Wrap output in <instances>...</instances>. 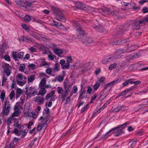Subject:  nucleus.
Returning <instances> with one entry per match:
<instances>
[{
    "label": "nucleus",
    "mask_w": 148,
    "mask_h": 148,
    "mask_svg": "<svg viewBox=\"0 0 148 148\" xmlns=\"http://www.w3.org/2000/svg\"><path fill=\"white\" fill-rule=\"evenodd\" d=\"M125 107L124 106H121L119 108H117L115 109V111L116 112H118L120 110H124L125 109Z\"/></svg>",
    "instance_id": "obj_32"
},
{
    "label": "nucleus",
    "mask_w": 148,
    "mask_h": 148,
    "mask_svg": "<svg viewBox=\"0 0 148 148\" xmlns=\"http://www.w3.org/2000/svg\"><path fill=\"white\" fill-rule=\"evenodd\" d=\"M24 114L25 116L30 117L31 114H32V112H29L28 111H27L25 112Z\"/></svg>",
    "instance_id": "obj_55"
},
{
    "label": "nucleus",
    "mask_w": 148,
    "mask_h": 148,
    "mask_svg": "<svg viewBox=\"0 0 148 148\" xmlns=\"http://www.w3.org/2000/svg\"><path fill=\"white\" fill-rule=\"evenodd\" d=\"M142 12L143 13L148 12V8L146 7H144L142 9Z\"/></svg>",
    "instance_id": "obj_50"
},
{
    "label": "nucleus",
    "mask_w": 148,
    "mask_h": 148,
    "mask_svg": "<svg viewBox=\"0 0 148 148\" xmlns=\"http://www.w3.org/2000/svg\"><path fill=\"white\" fill-rule=\"evenodd\" d=\"M46 92V90L45 88L43 87L40 88L38 95H40L42 96H44Z\"/></svg>",
    "instance_id": "obj_21"
},
{
    "label": "nucleus",
    "mask_w": 148,
    "mask_h": 148,
    "mask_svg": "<svg viewBox=\"0 0 148 148\" xmlns=\"http://www.w3.org/2000/svg\"><path fill=\"white\" fill-rule=\"evenodd\" d=\"M25 65L24 64H22L20 65L19 68V70L20 71L23 72L25 69Z\"/></svg>",
    "instance_id": "obj_39"
},
{
    "label": "nucleus",
    "mask_w": 148,
    "mask_h": 148,
    "mask_svg": "<svg viewBox=\"0 0 148 148\" xmlns=\"http://www.w3.org/2000/svg\"><path fill=\"white\" fill-rule=\"evenodd\" d=\"M12 56L13 59L16 61L18 60V55L16 52L13 51L12 52Z\"/></svg>",
    "instance_id": "obj_23"
},
{
    "label": "nucleus",
    "mask_w": 148,
    "mask_h": 148,
    "mask_svg": "<svg viewBox=\"0 0 148 148\" xmlns=\"http://www.w3.org/2000/svg\"><path fill=\"white\" fill-rule=\"evenodd\" d=\"M97 94L95 93L93 96H92L91 98V101H94L96 98V97L97 96Z\"/></svg>",
    "instance_id": "obj_63"
},
{
    "label": "nucleus",
    "mask_w": 148,
    "mask_h": 148,
    "mask_svg": "<svg viewBox=\"0 0 148 148\" xmlns=\"http://www.w3.org/2000/svg\"><path fill=\"white\" fill-rule=\"evenodd\" d=\"M70 66V64L68 62L65 63V64L62 65V68L63 69H68Z\"/></svg>",
    "instance_id": "obj_41"
},
{
    "label": "nucleus",
    "mask_w": 148,
    "mask_h": 148,
    "mask_svg": "<svg viewBox=\"0 0 148 148\" xmlns=\"http://www.w3.org/2000/svg\"><path fill=\"white\" fill-rule=\"evenodd\" d=\"M72 58L71 56H69L67 57L66 61L67 62L70 63L72 61Z\"/></svg>",
    "instance_id": "obj_62"
},
{
    "label": "nucleus",
    "mask_w": 148,
    "mask_h": 148,
    "mask_svg": "<svg viewBox=\"0 0 148 148\" xmlns=\"http://www.w3.org/2000/svg\"><path fill=\"white\" fill-rule=\"evenodd\" d=\"M148 2V0H141L140 1L139 3L141 5L143 4L144 3Z\"/></svg>",
    "instance_id": "obj_61"
},
{
    "label": "nucleus",
    "mask_w": 148,
    "mask_h": 148,
    "mask_svg": "<svg viewBox=\"0 0 148 148\" xmlns=\"http://www.w3.org/2000/svg\"><path fill=\"white\" fill-rule=\"evenodd\" d=\"M22 92V90L21 89L18 88L17 89L16 92V96L18 98L21 95Z\"/></svg>",
    "instance_id": "obj_29"
},
{
    "label": "nucleus",
    "mask_w": 148,
    "mask_h": 148,
    "mask_svg": "<svg viewBox=\"0 0 148 148\" xmlns=\"http://www.w3.org/2000/svg\"><path fill=\"white\" fill-rule=\"evenodd\" d=\"M4 59L6 61H10V59L9 56L8 55H5L4 56Z\"/></svg>",
    "instance_id": "obj_49"
},
{
    "label": "nucleus",
    "mask_w": 148,
    "mask_h": 148,
    "mask_svg": "<svg viewBox=\"0 0 148 148\" xmlns=\"http://www.w3.org/2000/svg\"><path fill=\"white\" fill-rule=\"evenodd\" d=\"M44 99L42 97L40 96H37L35 98V100L36 102H37L38 104H42L44 103Z\"/></svg>",
    "instance_id": "obj_14"
},
{
    "label": "nucleus",
    "mask_w": 148,
    "mask_h": 148,
    "mask_svg": "<svg viewBox=\"0 0 148 148\" xmlns=\"http://www.w3.org/2000/svg\"><path fill=\"white\" fill-rule=\"evenodd\" d=\"M16 78L17 84L20 86L24 85L27 81L26 77L20 73L17 74Z\"/></svg>",
    "instance_id": "obj_6"
},
{
    "label": "nucleus",
    "mask_w": 148,
    "mask_h": 148,
    "mask_svg": "<svg viewBox=\"0 0 148 148\" xmlns=\"http://www.w3.org/2000/svg\"><path fill=\"white\" fill-rule=\"evenodd\" d=\"M54 52L56 54H61L62 53V51L61 49H56L54 50Z\"/></svg>",
    "instance_id": "obj_38"
},
{
    "label": "nucleus",
    "mask_w": 148,
    "mask_h": 148,
    "mask_svg": "<svg viewBox=\"0 0 148 148\" xmlns=\"http://www.w3.org/2000/svg\"><path fill=\"white\" fill-rule=\"evenodd\" d=\"M105 78L104 77H101L99 80V82L100 84L101 83H103L104 82Z\"/></svg>",
    "instance_id": "obj_57"
},
{
    "label": "nucleus",
    "mask_w": 148,
    "mask_h": 148,
    "mask_svg": "<svg viewBox=\"0 0 148 148\" xmlns=\"http://www.w3.org/2000/svg\"><path fill=\"white\" fill-rule=\"evenodd\" d=\"M129 26V24L126 23L125 24L123 25L120 26L119 28L120 30L124 33L125 32L128 30Z\"/></svg>",
    "instance_id": "obj_13"
},
{
    "label": "nucleus",
    "mask_w": 148,
    "mask_h": 148,
    "mask_svg": "<svg viewBox=\"0 0 148 148\" xmlns=\"http://www.w3.org/2000/svg\"><path fill=\"white\" fill-rule=\"evenodd\" d=\"M5 96V91L3 90L2 91L0 95V99L2 101H3L4 99Z\"/></svg>",
    "instance_id": "obj_31"
},
{
    "label": "nucleus",
    "mask_w": 148,
    "mask_h": 148,
    "mask_svg": "<svg viewBox=\"0 0 148 148\" xmlns=\"http://www.w3.org/2000/svg\"><path fill=\"white\" fill-rule=\"evenodd\" d=\"M77 90L78 88L77 86L75 85L74 86L73 88V93H76L77 92Z\"/></svg>",
    "instance_id": "obj_45"
},
{
    "label": "nucleus",
    "mask_w": 148,
    "mask_h": 148,
    "mask_svg": "<svg viewBox=\"0 0 148 148\" xmlns=\"http://www.w3.org/2000/svg\"><path fill=\"white\" fill-rule=\"evenodd\" d=\"M49 59L51 60H53L54 59V56L52 55V53L50 52L49 55L48 56Z\"/></svg>",
    "instance_id": "obj_52"
},
{
    "label": "nucleus",
    "mask_w": 148,
    "mask_h": 148,
    "mask_svg": "<svg viewBox=\"0 0 148 148\" xmlns=\"http://www.w3.org/2000/svg\"><path fill=\"white\" fill-rule=\"evenodd\" d=\"M130 24L132 25L131 29L132 30L138 29H139L140 26L138 24V20H132L130 21Z\"/></svg>",
    "instance_id": "obj_10"
},
{
    "label": "nucleus",
    "mask_w": 148,
    "mask_h": 148,
    "mask_svg": "<svg viewBox=\"0 0 148 148\" xmlns=\"http://www.w3.org/2000/svg\"><path fill=\"white\" fill-rule=\"evenodd\" d=\"M51 10L56 15V18L58 21L62 22H65L66 21V18L63 16L62 12L58 8L53 7H51Z\"/></svg>",
    "instance_id": "obj_3"
},
{
    "label": "nucleus",
    "mask_w": 148,
    "mask_h": 148,
    "mask_svg": "<svg viewBox=\"0 0 148 148\" xmlns=\"http://www.w3.org/2000/svg\"><path fill=\"white\" fill-rule=\"evenodd\" d=\"M55 93L54 90H52V91L49 94H48L46 97L45 99L47 100L49 98H51L53 97Z\"/></svg>",
    "instance_id": "obj_19"
},
{
    "label": "nucleus",
    "mask_w": 148,
    "mask_h": 148,
    "mask_svg": "<svg viewBox=\"0 0 148 148\" xmlns=\"http://www.w3.org/2000/svg\"><path fill=\"white\" fill-rule=\"evenodd\" d=\"M82 22L81 21H78V22L77 21L73 20L72 21V23L73 25L75 27H76L78 26H79V25H80L82 23Z\"/></svg>",
    "instance_id": "obj_20"
},
{
    "label": "nucleus",
    "mask_w": 148,
    "mask_h": 148,
    "mask_svg": "<svg viewBox=\"0 0 148 148\" xmlns=\"http://www.w3.org/2000/svg\"><path fill=\"white\" fill-rule=\"evenodd\" d=\"M32 116L33 118L35 119L37 117V115L36 113L32 112V114H31L30 117H31Z\"/></svg>",
    "instance_id": "obj_64"
},
{
    "label": "nucleus",
    "mask_w": 148,
    "mask_h": 148,
    "mask_svg": "<svg viewBox=\"0 0 148 148\" xmlns=\"http://www.w3.org/2000/svg\"><path fill=\"white\" fill-rule=\"evenodd\" d=\"M22 28L27 30H29V28L28 27L27 25L24 24H23L22 25Z\"/></svg>",
    "instance_id": "obj_58"
},
{
    "label": "nucleus",
    "mask_w": 148,
    "mask_h": 148,
    "mask_svg": "<svg viewBox=\"0 0 148 148\" xmlns=\"http://www.w3.org/2000/svg\"><path fill=\"white\" fill-rule=\"evenodd\" d=\"M45 126L44 123L38 124L37 128V130L38 131H40L42 127Z\"/></svg>",
    "instance_id": "obj_28"
},
{
    "label": "nucleus",
    "mask_w": 148,
    "mask_h": 148,
    "mask_svg": "<svg viewBox=\"0 0 148 148\" xmlns=\"http://www.w3.org/2000/svg\"><path fill=\"white\" fill-rule=\"evenodd\" d=\"M76 32L78 38L83 40L86 37L85 32L82 28L79 27L77 28L76 29Z\"/></svg>",
    "instance_id": "obj_9"
},
{
    "label": "nucleus",
    "mask_w": 148,
    "mask_h": 148,
    "mask_svg": "<svg viewBox=\"0 0 148 148\" xmlns=\"http://www.w3.org/2000/svg\"><path fill=\"white\" fill-rule=\"evenodd\" d=\"M3 71L7 76H8L11 73V66L8 64L5 63L2 66Z\"/></svg>",
    "instance_id": "obj_8"
},
{
    "label": "nucleus",
    "mask_w": 148,
    "mask_h": 148,
    "mask_svg": "<svg viewBox=\"0 0 148 148\" xmlns=\"http://www.w3.org/2000/svg\"><path fill=\"white\" fill-rule=\"evenodd\" d=\"M35 75L33 74L28 76L27 78V81L28 82H31L33 81L35 79Z\"/></svg>",
    "instance_id": "obj_24"
},
{
    "label": "nucleus",
    "mask_w": 148,
    "mask_h": 148,
    "mask_svg": "<svg viewBox=\"0 0 148 148\" xmlns=\"http://www.w3.org/2000/svg\"><path fill=\"white\" fill-rule=\"evenodd\" d=\"M59 64L58 63H56L53 67V72H56L58 71H59Z\"/></svg>",
    "instance_id": "obj_25"
},
{
    "label": "nucleus",
    "mask_w": 148,
    "mask_h": 148,
    "mask_svg": "<svg viewBox=\"0 0 148 148\" xmlns=\"http://www.w3.org/2000/svg\"><path fill=\"white\" fill-rule=\"evenodd\" d=\"M58 88L59 89V90L58 91V93L59 94L62 93V92L63 91V88H62L59 87H58Z\"/></svg>",
    "instance_id": "obj_53"
},
{
    "label": "nucleus",
    "mask_w": 148,
    "mask_h": 148,
    "mask_svg": "<svg viewBox=\"0 0 148 148\" xmlns=\"http://www.w3.org/2000/svg\"><path fill=\"white\" fill-rule=\"evenodd\" d=\"M19 131L18 130V129H17L15 128L14 129V131L13 132V133H14L15 134H16L18 136H20V134H18L19 133Z\"/></svg>",
    "instance_id": "obj_56"
},
{
    "label": "nucleus",
    "mask_w": 148,
    "mask_h": 148,
    "mask_svg": "<svg viewBox=\"0 0 148 148\" xmlns=\"http://www.w3.org/2000/svg\"><path fill=\"white\" fill-rule=\"evenodd\" d=\"M138 47V46L136 45H132L131 47H129V50H130L129 51H133L135 50Z\"/></svg>",
    "instance_id": "obj_30"
},
{
    "label": "nucleus",
    "mask_w": 148,
    "mask_h": 148,
    "mask_svg": "<svg viewBox=\"0 0 148 148\" xmlns=\"http://www.w3.org/2000/svg\"><path fill=\"white\" fill-rule=\"evenodd\" d=\"M92 27L97 31L103 33L104 32V29L102 26L100 25H98L96 24H93Z\"/></svg>",
    "instance_id": "obj_12"
},
{
    "label": "nucleus",
    "mask_w": 148,
    "mask_h": 148,
    "mask_svg": "<svg viewBox=\"0 0 148 148\" xmlns=\"http://www.w3.org/2000/svg\"><path fill=\"white\" fill-rule=\"evenodd\" d=\"M15 2L18 6L27 10L28 7L31 6L32 3L27 1H24L23 0H16Z\"/></svg>",
    "instance_id": "obj_4"
},
{
    "label": "nucleus",
    "mask_w": 148,
    "mask_h": 148,
    "mask_svg": "<svg viewBox=\"0 0 148 148\" xmlns=\"http://www.w3.org/2000/svg\"><path fill=\"white\" fill-rule=\"evenodd\" d=\"M45 111L46 112L45 114H47L48 115L49 114V109L47 107L45 108Z\"/></svg>",
    "instance_id": "obj_60"
},
{
    "label": "nucleus",
    "mask_w": 148,
    "mask_h": 148,
    "mask_svg": "<svg viewBox=\"0 0 148 148\" xmlns=\"http://www.w3.org/2000/svg\"><path fill=\"white\" fill-rule=\"evenodd\" d=\"M22 41H25L27 40H29V37L28 36H22Z\"/></svg>",
    "instance_id": "obj_48"
},
{
    "label": "nucleus",
    "mask_w": 148,
    "mask_h": 148,
    "mask_svg": "<svg viewBox=\"0 0 148 148\" xmlns=\"http://www.w3.org/2000/svg\"><path fill=\"white\" fill-rule=\"evenodd\" d=\"M136 142L133 140H132L128 144L129 148H134L136 145Z\"/></svg>",
    "instance_id": "obj_16"
},
{
    "label": "nucleus",
    "mask_w": 148,
    "mask_h": 148,
    "mask_svg": "<svg viewBox=\"0 0 148 148\" xmlns=\"http://www.w3.org/2000/svg\"><path fill=\"white\" fill-rule=\"evenodd\" d=\"M75 5L76 7L78 9L86 10V5L83 3L79 2H77L75 3Z\"/></svg>",
    "instance_id": "obj_11"
},
{
    "label": "nucleus",
    "mask_w": 148,
    "mask_h": 148,
    "mask_svg": "<svg viewBox=\"0 0 148 148\" xmlns=\"http://www.w3.org/2000/svg\"><path fill=\"white\" fill-rule=\"evenodd\" d=\"M23 52H20L18 54V57L19 59H21L23 57Z\"/></svg>",
    "instance_id": "obj_47"
},
{
    "label": "nucleus",
    "mask_w": 148,
    "mask_h": 148,
    "mask_svg": "<svg viewBox=\"0 0 148 148\" xmlns=\"http://www.w3.org/2000/svg\"><path fill=\"white\" fill-rule=\"evenodd\" d=\"M15 96V92L13 90H12L9 95V97L10 99L11 100H13V98Z\"/></svg>",
    "instance_id": "obj_35"
},
{
    "label": "nucleus",
    "mask_w": 148,
    "mask_h": 148,
    "mask_svg": "<svg viewBox=\"0 0 148 148\" xmlns=\"http://www.w3.org/2000/svg\"><path fill=\"white\" fill-rule=\"evenodd\" d=\"M117 65V64L116 63H114L113 64H111L109 68V69L110 70H112L113 69L116 68Z\"/></svg>",
    "instance_id": "obj_33"
},
{
    "label": "nucleus",
    "mask_w": 148,
    "mask_h": 148,
    "mask_svg": "<svg viewBox=\"0 0 148 148\" xmlns=\"http://www.w3.org/2000/svg\"><path fill=\"white\" fill-rule=\"evenodd\" d=\"M18 112L14 111L12 115L10 117V120H14V117L18 116Z\"/></svg>",
    "instance_id": "obj_26"
},
{
    "label": "nucleus",
    "mask_w": 148,
    "mask_h": 148,
    "mask_svg": "<svg viewBox=\"0 0 148 148\" xmlns=\"http://www.w3.org/2000/svg\"><path fill=\"white\" fill-rule=\"evenodd\" d=\"M64 77L63 76L60 75L58 76L57 80L59 82H62L64 79Z\"/></svg>",
    "instance_id": "obj_44"
},
{
    "label": "nucleus",
    "mask_w": 148,
    "mask_h": 148,
    "mask_svg": "<svg viewBox=\"0 0 148 148\" xmlns=\"http://www.w3.org/2000/svg\"><path fill=\"white\" fill-rule=\"evenodd\" d=\"M37 139V138H35L29 144V145L28 146V147H30V148H31L34 145Z\"/></svg>",
    "instance_id": "obj_40"
},
{
    "label": "nucleus",
    "mask_w": 148,
    "mask_h": 148,
    "mask_svg": "<svg viewBox=\"0 0 148 148\" xmlns=\"http://www.w3.org/2000/svg\"><path fill=\"white\" fill-rule=\"evenodd\" d=\"M114 33L116 36L119 37L123 34L122 31L120 30V28H117L116 31L114 32Z\"/></svg>",
    "instance_id": "obj_15"
},
{
    "label": "nucleus",
    "mask_w": 148,
    "mask_h": 148,
    "mask_svg": "<svg viewBox=\"0 0 148 148\" xmlns=\"http://www.w3.org/2000/svg\"><path fill=\"white\" fill-rule=\"evenodd\" d=\"M101 8L102 9L103 12H107L108 13H110V10L109 8H106L103 7Z\"/></svg>",
    "instance_id": "obj_34"
},
{
    "label": "nucleus",
    "mask_w": 148,
    "mask_h": 148,
    "mask_svg": "<svg viewBox=\"0 0 148 148\" xmlns=\"http://www.w3.org/2000/svg\"><path fill=\"white\" fill-rule=\"evenodd\" d=\"M11 105L10 102L6 100L3 104V111L1 113L3 115H8L10 113Z\"/></svg>",
    "instance_id": "obj_5"
},
{
    "label": "nucleus",
    "mask_w": 148,
    "mask_h": 148,
    "mask_svg": "<svg viewBox=\"0 0 148 148\" xmlns=\"http://www.w3.org/2000/svg\"><path fill=\"white\" fill-rule=\"evenodd\" d=\"M100 85V84H99V83H98V82H96L95 83V84L94 85V89L95 90H97L99 87Z\"/></svg>",
    "instance_id": "obj_42"
},
{
    "label": "nucleus",
    "mask_w": 148,
    "mask_h": 148,
    "mask_svg": "<svg viewBox=\"0 0 148 148\" xmlns=\"http://www.w3.org/2000/svg\"><path fill=\"white\" fill-rule=\"evenodd\" d=\"M84 89H81L79 93V99H80L81 98V97L82 96L84 92Z\"/></svg>",
    "instance_id": "obj_46"
},
{
    "label": "nucleus",
    "mask_w": 148,
    "mask_h": 148,
    "mask_svg": "<svg viewBox=\"0 0 148 148\" xmlns=\"http://www.w3.org/2000/svg\"><path fill=\"white\" fill-rule=\"evenodd\" d=\"M28 93V95H27V97L29 98L30 97L32 96H34L36 94H38L37 91L35 89H34L33 91V90H32L31 91L29 92Z\"/></svg>",
    "instance_id": "obj_22"
},
{
    "label": "nucleus",
    "mask_w": 148,
    "mask_h": 148,
    "mask_svg": "<svg viewBox=\"0 0 148 148\" xmlns=\"http://www.w3.org/2000/svg\"><path fill=\"white\" fill-rule=\"evenodd\" d=\"M120 55L119 54L107 55L105 56L102 60L103 64H107L120 58Z\"/></svg>",
    "instance_id": "obj_2"
},
{
    "label": "nucleus",
    "mask_w": 148,
    "mask_h": 148,
    "mask_svg": "<svg viewBox=\"0 0 148 148\" xmlns=\"http://www.w3.org/2000/svg\"><path fill=\"white\" fill-rule=\"evenodd\" d=\"M68 94V93L67 92V91L66 92V93L64 92V93L62 94L61 96V98L62 101H64L65 99V97L67 96Z\"/></svg>",
    "instance_id": "obj_36"
},
{
    "label": "nucleus",
    "mask_w": 148,
    "mask_h": 148,
    "mask_svg": "<svg viewBox=\"0 0 148 148\" xmlns=\"http://www.w3.org/2000/svg\"><path fill=\"white\" fill-rule=\"evenodd\" d=\"M84 40V39L82 40L84 42L87 43L88 44H91L93 42V40L91 38L88 37H85Z\"/></svg>",
    "instance_id": "obj_17"
},
{
    "label": "nucleus",
    "mask_w": 148,
    "mask_h": 148,
    "mask_svg": "<svg viewBox=\"0 0 148 148\" xmlns=\"http://www.w3.org/2000/svg\"><path fill=\"white\" fill-rule=\"evenodd\" d=\"M129 124V123L128 122H126L122 125H119L117 127L111 129L105 135H103L102 136V138H107L108 136L107 135L110 133L112 132H114L115 133L114 136H119L123 133V131L122 130V129L125 128V127L123 126H125Z\"/></svg>",
    "instance_id": "obj_1"
},
{
    "label": "nucleus",
    "mask_w": 148,
    "mask_h": 148,
    "mask_svg": "<svg viewBox=\"0 0 148 148\" xmlns=\"http://www.w3.org/2000/svg\"><path fill=\"white\" fill-rule=\"evenodd\" d=\"M88 106V104H87L86 105V106H85L81 110V112L82 113L84 112L87 109V107Z\"/></svg>",
    "instance_id": "obj_59"
},
{
    "label": "nucleus",
    "mask_w": 148,
    "mask_h": 148,
    "mask_svg": "<svg viewBox=\"0 0 148 148\" xmlns=\"http://www.w3.org/2000/svg\"><path fill=\"white\" fill-rule=\"evenodd\" d=\"M25 21L27 22H29L31 20V18L28 15H26L24 18Z\"/></svg>",
    "instance_id": "obj_37"
},
{
    "label": "nucleus",
    "mask_w": 148,
    "mask_h": 148,
    "mask_svg": "<svg viewBox=\"0 0 148 148\" xmlns=\"http://www.w3.org/2000/svg\"><path fill=\"white\" fill-rule=\"evenodd\" d=\"M87 93L88 94H90L92 90V89L91 87L90 86H88L87 87Z\"/></svg>",
    "instance_id": "obj_51"
},
{
    "label": "nucleus",
    "mask_w": 148,
    "mask_h": 148,
    "mask_svg": "<svg viewBox=\"0 0 148 148\" xmlns=\"http://www.w3.org/2000/svg\"><path fill=\"white\" fill-rule=\"evenodd\" d=\"M46 84V81L45 79L44 78L42 79L40 82V83L39 84L40 87H41L42 86H45Z\"/></svg>",
    "instance_id": "obj_27"
},
{
    "label": "nucleus",
    "mask_w": 148,
    "mask_h": 148,
    "mask_svg": "<svg viewBox=\"0 0 148 148\" xmlns=\"http://www.w3.org/2000/svg\"><path fill=\"white\" fill-rule=\"evenodd\" d=\"M119 80V79H115L113 81L109 83V84L110 85V86H111L113 85L114 84H115L117 83V82H119V81H118Z\"/></svg>",
    "instance_id": "obj_43"
},
{
    "label": "nucleus",
    "mask_w": 148,
    "mask_h": 148,
    "mask_svg": "<svg viewBox=\"0 0 148 148\" xmlns=\"http://www.w3.org/2000/svg\"><path fill=\"white\" fill-rule=\"evenodd\" d=\"M15 126L18 129V130L20 132H21L23 131L24 128L23 126H22L20 124H19L18 122H17L15 124Z\"/></svg>",
    "instance_id": "obj_18"
},
{
    "label": "nucleus",
    "mask_w": 148,
    "mask_h": 148,
    "mask_svg": "<svg viewBox=\"0 0 148 148\" xmlns=\"http://www.w3.org/2000/svg\"><path fill=\"white\" fill-rule=\"evenodd\" d=\"M129 41V39H125L124 38L120 39L115 41H113L111 40L110 43L112 45H123L125 43H127Z\"/></svg>",
    "instance_id": "obj_7"
},
{
    "label": "nucleus",
    "mask_w": 148,
    "mask_h": 148,
    "mask_svg": "<svg viewBox=\"0 0 148 148\" xmlns=\"http://www.w3.org/2000/svg\"><path fill=\"white\" fill-rule=\"evenodd\" d=\"M52 72V71L51 69L50 68L47 69L46 70V72L47 73L49 74V75H50L51 73Z\"/></svg>",
    "instance_id": "obj_54"
}]
</instances>
